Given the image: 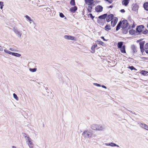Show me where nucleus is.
Masks as SVG:
<instances>
[{"label": "nucleus", "mask_w": 148, "mask_h": 148, "mask_svg": "<svg viewBox=\"0 0 148 148\" xmlns=\"http://www.w3.org/2000/svg\"><path fill=\"white\" fill-rule=\"evenodd\" d=\"M91 128L94 130L99 131H103L104 130L106 126L105 125L103 124H94L91 126Z\"/></svg>", "instance_id": "f257e3e1"}, {"label": "nucleus", "mask_w": 148, "mask_h": 148, "mask_svg": "<svg viewBox=\"0 0 148 148\" xmlns=\"http://www.w3.org/2000/svg\"><path fill=\"white\" fill-rule=\"evenodd\" d=\"M82 135L85 138H90L92 137L93 132L91 130H86L83 132Z\"/></svg>", "instance_id": "f03ea898"}, {"label": "nucleus", "mask_w": 148, "mask_h": 148, "mask_svg": "<svg viewBox=\"0 0 148 148\" xmlns=\"http://www.w3.org/2000/svg\"><path fill=\"white\" fill-rule=\"evenodd\" d=\"M4 51L5 53H7L10 55H12V56L17 57H20L21 56V54H20L17 53L12 52L8 50L4 49Z\"/></svg>", "instance_id": "7ed1b4c3"}, {"label": "nucleus", "mask_w": 148, "mask_h": 148, "mask_svg": "<svg viewBox=\"0 0 148 148\" xmlns=\"http://www.w3.org/2000/svg\"><path fill=\"white\" fill-rule=\"evenodd\" d=\"M32 140L31 139L30 137L26 139V143L28 145L29 148H33V144Z\"/></svg>", "instance_id": "20e7f679"}, {"label": "nucleus", "mask_w": 148, "mask_h": 148, "mask_svg": "<svg viewBox=\"0 0 148 148\" xmlns=\"http://www.w3.org/2000/svg\"><path fill=\"white\" fill-rule=\"evenodd\" d=\"M121 27L123 29H125L128 26V21L127 20H123V21Z\"/></svg>", "instance_id": "39448f33"}, {"label": "nucleus", "mask_w": 148, "mask_h": 148, "mask_svg": "<svg viewBox=\"0 0 148 148\" xmlns=\"http://www.w3.org/2000/svg\"><path fill=\"white\" fill-rule=\"evenodd\" d=\"M13 31L14 33L17 35L18 36V37L20 38H21V35L22 33L21 32L18 31V30L17 29L16 27H14L13 28Z\"/></svg>", "instance_id": "423d86ee"}, {"label": "nucleus", "mask_w": 148, "mask_h": 148, "mask_svg": "<svg viewBox=\"0 0 148 148\" xmlns=\"http://www.w3.org/2000/svg\"><path fill=\"white\" fill-rule=\"evenodd\" d=\"M64 38L66 40H75V37L73 36H68V35H65L64 36Z\"/></svg>", "instance_id": "0eeeda50"}, {"label": "nucleus", "mask_w": 148, "mask_h": 148, "mask_svg": "<svg viewBox=\"0 0 148 148\" xmlns=\"http://www.w3.org/2000/svg\"><path fill=\"white\" fill-rule=\"evenodd\" d=\"M114 15L111 14L108 15L106 17V21L107 22H109L111 21H112Z\"/></svg>", "instance_id": "6e6552de"}, {"label": "nucleus", "mask_w": 148, "mask_h": 148, "mask_svg": "<svg viewBox=\"0 0 148 148\" xmlns=\"http://www.w3.org/2000/svg\"><path fill=\"white\" fill-rule=\"evenodd\" d=\"M144 27L143 25H140L137 27L136 30V31L140 33L142 31L143 29L144 28Z\"/></svg>", "instance_id": "1a4fd4ad"}, {"label": "nucleus", "mask_w": 148, "mask_h": 148, "mask_svg": "<svg viewBox=\"0 0 148 148\" xmlns=\"http://www.w3.org/2000/svg\"><path fill=\"white\" fill-rule=\"evenodd\" d=\"M103 9V8L102 6L100 5H97L95 8V11L98 12H102Z\"/></svg>", "instance_id": "9d476101"}, {"label": "nucleus", "mask_w": 148, "mask_h": 148, "mask_svg": "<svg viewBox=\"0 0 148 148\" xmlns=\"http://www.w3.org/2000/svg\"><path fill=\"white\" fill-rule=\"evenodd\" d=\"M104 145L106 146H110L112 147H119V146L118 145L112 142L109 143H105Z\"/></svg>", "instance_id": "9b49d317"}, {"label": "nucleus", "mask_w": 148, "mask_h": 148, "mask_svg": "<svg viewBox=\"0 0 148 148\" xmlns=\"http://www.w3.org/2000/svg\"><path fill=\"white\" fill-rule=\"evenodd\" d=\"M85 3L89 5H91L93 4L95 1L93 0H85Z\"/></svg>", "instance_id": "f8f14e48"}, {"label": "nucleus", "mask_w": 148, "mask_h": 148, "mask_svg": "<svg viewBox=\"0 0 148 148\" xmlns=\"http://www.w3.org/2000/svg\"><path fill=\"white\" fill-rule=\"evenodd\" d=\"M140 126L143 129L148 130V126L144 123H140Z\"/></svg>", "instance_id": "ddd939ff"}, {"label": "nucleus", "mask_w": 148, "mask_h": 148, "mask_svg": "<svg viewBox=\"0 0 148 148\" xmlns=\"http://www.w3.org/2000/svg\"><path fill=\"white\" fill-rule=\"evenodd\" d=\"M77 10V7L76 6L71 7L70 9V11L71 12L74 13Z\"/></svg>", "instance_id": "4468645a"}, {"label": "nucleus", "mask_w": 148, "mask_h": 148, "mask_svg": "<svg viewBox=\"0 0 148 148\" xmlns=\"http://www.w3.org/2000/svg\"><path fill=\"white\" fill-rule=\"evenodd\" d=\"M129 1L130 0H123L122 1V4L125 6H126L128 4Z\"/></svg>", "instance_id": "2eb2a0df"}, {"label": "nucleus", "mask_w": 148, "mask_h": 148, "mask_svg": "<svg viewBox=\"0 0 148 148\" xmlns=\"http://www.w3.org/2000/svg\"><path fill=\"white\" fill-rule=\"evenodd\" d=\"M120 51L122 53H126V51L125 50V45H123L122 47L120 48Z\"/></svg>", "instance_id": "dca6fc26"}, {"label": "nucleus", "mask_w": 148, "mask_h": 148, "mask_svg": "<svg viewBox=\"0 0 148 148\" xmlns=\"http://www.w3.org/2000/svg\"><path fill=\"white\" fill-rule=\"evenodd\" d=\"M107 16V14H105L103 15L100 16L98 17V18L100 19H104L106 18Z\"/></svg>", "instance_id": "f3484780"}, {"label": "nucleus", "mask_w": 148, "mask_h": 148, "mask_svg": "<svg viewBox=\"0 0 148 148\" xmlns=\"http://www.w3.org/2000/svg\"><path fill=\"white\" fill-rule=\"evenodd\" d=\"M122 24V22L121 21H120L119 23H118L116 27V31H118L119 29H120V27H121Z\"/></svg>", "instance_id": "a211bd4d"}, {"label": "nucleus", "mask_w": 148, "mask_h": 148, "mask_svg": "<svg viewBox=\"0 0 148 148\" xmlns=\"http://www.w3.org/2000/svg\"><path fill=\"white\" fill-rule=\"evenodd\" d=\"M97 45L96 44L95 45H93L91 47V50L92 51L91 52L92 53H95V47H97Z\"/></svg>", "instance_id": "6ab92c4d"}, {"label": "nucleus", "mask_w": 148, "mask_h": 148, "mask_svg": "<svg viewBox=\"0 0 148 148\" xmlns=\"http://www.w3.org/2000/svg\"><path fill=\"white\" fill-rule=\"evenodd\" d=\"M143 7L146 10L148 11V2L145 3L143 5Z\"/></svg>", "instance_id": "aec40b11"}, {"label": "nucleus", "mask_w": 148, "mask_h": 148, "mask_svg": "<svg viewBox=\"0 0 148 148\" xmlns=\"http://www.w3.org/2000/svg\"><path fill=\"white\" fill-rule=\"evenodd\" d=\"M105 29L107 31H108L111 29L110 26L109 25H107L105 27Z\"/></svg>", "instance_id": "412c9836"}, {"label": "nucleus", "mask_w": 148, "mask_h": 148, "mask_svg": "<svg viewBox=\"0 0 148 148\" xmlns=\"http://www.w3.org/2000/svg\"><path fill=\"white\" fill-rule=\"evenodd\" d=\"M138 8V5L136 4H135L132 8V10L134 11H136L137 10Z\"/></svg>", "instance_id": "4be33fe9"}, {"label": "nucleus", "mask_w": 148, "mask_h": 148, "mask_svg": "<svg viewBox=\"0 0 148 148\" xmlns=\"http://www.w3.org/2000/svg\"><path fill=\"white\" fill-rule=\"evenodd\" d=\"M131 48L134 53H135L137 51L136 48L134 45H132V46Z\"/></svg>", "instance_id": "5701e85b"}, {"label": "nucleus", "mask_w": 148, "mask_h": 148, "mask_svg": "<svg viewBox=\"0 0 148 148\" xmlns=\"http://www.w3.org/2000/svg\"><path fill=\"white\" fill-rule=\"evenodd\" d=\"M123 42H119L118 43V48H121V47H122L123 46Z\"/></svg>", "instance_id": "b1692460"}, {"label": "nucleus", "mask_w": 148, "mask_h": 148, "mask_svg": "<svg viewBox=\"0 0 148 148\" xmlns=\"http://www.w3.org/2000/svg\"><path fill=\"white\" fill-rule=\"evenodd\" d=\"M144 43L145 42L144 41L141 42H140L139 44L140 45V48H143Z\"/></svg>", "instance_id": "393cba45"}, {"label": "nucleus", "mask_w": 148, "mask_h": 148, "mask_svg": "<svg viewBox=\"0 0 148 148\" xmlns=\"http://www.w3.org/2000/svg\"><path fill=\"white\" fill-rule=\"evenodd\" d=\"M136 32V31L135 30L132 29L130 30L129 31V32L130 34H131L132 35H133L135 34Z\"/></svg>", "instance_id": "a878e982"}, {"label": "nucleus", "mask_w": 148, "mask_h": 148, "mask_svg": "<svg viewBox=\"0 0 148 148\" xmlns=\"http://www.w3.org/2000/svg\"><path fill=\"white\" fill-rule=\"evenodd\" d=\"M118 18H117L115 17L114 18L113 17V18L112 19V21H113V22H114L116 23V24L117 21H118Z\"/></svg>", "instance_id": "bb28decb"}, {"label": "nucleus", "mask_w": 148, "mask_h": 148, "mask_svg": "<svg viewBox=\"0 0 148 148\" xmlns=\"http://www.w3.org/2000/svg\"><path fill=\"white\" fill-rule=\"evenodd\" d=\"M118 18H117L115 17L114 18L113 17V18L112 19V21H113V22H114L116 23V24L117 21H118Z\"/></svg>", "instance_id": "cd10ccee"}, {"label": "nucleus", "mask_w": 148, "mask_h": 148, "mask_svg": "<svg viewBox=\"0 0 148 148\" xmlns=\"http://www.w3.org/2000/svg\"><path fill=\"white\" fill-rule=\"evenodd\" d=\"M141 73L142 74L146 75H148V72L146 71H142Z\"/></svg>", "instance_id": "c85d7f7f"}, {"label": "nucleus", "mask_w": 148, "mask_h": 148, "mask_svg": "<svg viewBox=\"0 0 148 148\" xmlns=\"http://www.w3.org/2000/svg\"><path fill=\"white\" fill-rule=\"evenodd\" d=\"M70 4L72 5H75V0H71L70 2Z\"/></svg>", "instance_id": "c756f323"}, {"label": "nucleus", "mask_w": 148, "mask_h": 148, "mask_svg": "<svg viewBox=\"0 0 148 148\" xmlns=\"http://www.w3.org/2000/svg\"><path fill=\"white\" fill-rule=\"evenodd\" d=\"M9 49L11 51L14 52H17L18 51L16 49L13 48H10Z\"/></svg>", "instance_id": "7c9ffc66"}, {"label": "nucleus", "mask_w": 148, "mask_h": 148, "mask_svg": "<svg viewBox=\"0 0 148 148\" xmlns=\"http://www.w3.org/2000/svg\"><path fill=\"white\" fill-rule=\"evenodd\" d=\"M13 95L14 97V99H15L16 100H18V97L17 95L16 94L14 93L13 94Z\"/></svg>", "instance_id": "2f4dec72"}, {"label": "nucleus", "mask_w": 148, "mask_h": 148, "mask_svg": "<svg viewBox=\"0 0 148 148\" xmlns=\"http://www.w3.org/2000/svg\"><path fill=\"white\" fill-rule=\"evenodd\" d=\"M88 11L89 12H91V11L92 8V7L91 5H89L87 7Z\"/></svg>", "instance_id": "473e14b6"}, {"label": "nucleus", "mask_w": 148, "mask_h": 148, "mask_svg": "<svg viewBox=\"0 0 148 148\" xmlns=\"http://www.w3.org/2000/svg\"><path fill=\"white\" fill-rule=\"evenodd\" d=\"M25 17L27 19H28V20L29 21H32V20L31 19V18L30 17H29L27 15H25Z\"/></svg>", "instance_id": "72a5a7b5"}, {"label": "nucleus", "mask_w": 148, "mask_h": 148, "mask_svg": "<svg viewBox=\"0 0 148 148\" xmlns=\"http://www.w3.org/2000/svg\"><path fill=\"white\" fill-rule=\"evenodd\" d=\"M37 69L36 68H34V69H29V70L30 71L32 72H36V71Z\"/></svg>", "instance_id": "f704fd0d"}, {"label": "nucleus", "mask_w": 148, "mask_h": 148, "mask_svg": "<svg viewBox=\"0 0 148 148\" xmlns=\"http://www.w3.org/2000/svg\"><path fill=\"white\" fill-rule=\"evenodd\" d=\"M97 42L98 44H100L102 45H103L104 44V43L102 41H101L98 40L97 41Z\"/></svg>", "instance_id": "c9c22d12"}, {"label": "nucleus", "mask_w": 148, "mask_h": 148, "mask_svg": "<svg viewBox=\"0 0 148 148\" xmlns=\"http://www.w3.org/2000/svg\"><path fill=\"white\" fill-rule=\"evenodd\" d=\"M23 135L25 138L26 137H27V138H28L29 137V135L25 133H23Z\"/></svg>", "instance_id": "e433bc0d"}, {"label": "nucleus", "mask_w": 148, "mask_h": 148, "mask_svg": "<svg viewBox=\"0 0 148 148\" xmlns=\"http://www.w3.org/2000/svg\"><path fill=\"white\" fill-rule=\"evenodd\" d=\"M3 2L1 1L0 2V8L1 9H3Z\"/></svg>", "instance_id": "4c0bfd02"}, {"label": "nucleus", "mask_w": 148, "mask_h": 148, "mask_svg": "<svg viewBox=\"0 0 148 148\" xmlns=\"http://www.w3.org/2000/svg\"><path fill=\"white\" fill-rule=\"evenodd\" d=\"M128 68L132 70H136V69L133 66H129L128 67Z\"/></svg>", "instance_id": "58836bf2"}, {"label": "nucleus", "mask_w": 148, "mask_h": 148, "mask_svg": "<svg viewBox=\"0 0 148 148\" xmlns=\"http://www.w3.org/2000/svg\"><path fill=\"white\" fill-rule=\"evenodd\" d=\"M61 18H64L65 16L62 13H60L59 14Z\"/></svg>", "instance_id": "ea45409f"}, {"label": "nucleus", "mask_w": 148, "mask_h": 148, "mask_svg": "<svg viewBox=\"0 0 148 148\" xmlns=\"http://www.w3.org/2000/svg\"><path fill=\"white\" fill-rule=\"evenodd\" d=\"M113 21H111V25L113 27H114L116 25V24L114 22H113Z\"/></svg>", "instance_id": "a19ab883"}, {"label": "nucleus", "mask_w": 148, "mask_h": 148, "mask_svg": "<svg viewBox=\"0 0 148 148\" xmlns=\"http://www.w3.org/2000/svg\"><path fill=\"white\" fill-rule=\"evenodd\" d=\"M88 15L91 17L92 20H93V19L94 18V16H93L92 14H89Z\"/></svg>", "instance_id": "79ce46f5"}, {"label": "nucleus", "mask_w": 148, "mask_h": 148, "mask_svg": "<svg viewBox=\"0 0 148 148\" xmlns=\"http://www.w3.org/2000/svg\"><path fill=\"white\" fill-rule=\"evenodd\" d=\"M145 48L146 50L148 49V43H147L145 45Z\"/></svg>", "instance_id": "37998d69"}, {"label": "nucleus", "mask_w": 148, "mask_h": 148, "mask_svg": "<svg viewBox=\"0 0 148 148\" xmlns=\"http://www.w3.org/2000/svg\"><path fill=\"white\" fill-rule=\"evenodd\" d=\"M140 58L142 59L143 60H148V58L147 57H140Z\"/></svg>", "instance_id": "c03bdc74"}, {"label": "nucleus", "mask_w": 148, "mask_h": 148, "mask_svg": "<svg viewBox=\"0 0 148 148\" xmlns=\"http://www.w3.org/2000/svg\"><path fill=\"white\" fill-rule=\"evenodd\" d=\"M93 84L97 86H99V87H101V85L99 84H97V83H94Z\"/></svg>", "instance_id": "a18cd8bd"}, {"label": "nucleus", "mask_w": 148, "mask_h": 148, "mask_svg": "<svg viewBox=\"0 0 148 148\" xmlns=\"http://www.w3.org/2000/svg\"><path fill=\"white\" fill-rule=\"evenodd\" d=\"M148 32V30H145L143 32V33L144 34H146L147 33V32Z\"/></svg>", "instance_id": "49530a36"}, {"label": "nucleus", "mask_w": 148, "mask_h": 148, "mask_svg": "<svg viewBox=\"0 0 148 148\" xmlns=\"http://www.w3.org/2000/svg\"><path fill=\"white\" fill-rule=\"evenodd\" d=\"M127 31L126 30H125V29H123V33L124 34H126V33H127Z\"/></svg>", "instance_id": "de8ad7c7"}, {"label": "nucleus", "mask_w": 148, "mask_h": 148, "mask_svg": "<svg viewBox=\"0 0 148 148\" xmlns=\"http://www.w3.org/2000/svg\"><path fill=\"white\" fill-rule=\"evenodd\" d=\"M106 1L110 3H111L112 1V0H106Z\"/></svg>", "instance_id": "09e8293b"}, {"label": "nucleus", "mask_w": 148, "mask_h": 148, "mask_svg": "<svg viewBox=\"0 0 148 148\" xmlns=\"http://www.w3.org/2000/svg\"><path fill=\"white\" fill-rule=\"evenodd\" d=\"M140 49L141 52L142 53H143V52H144V51L143 48H140Z\"/></svg>", "instance_id": "8fccbe9b"}, {"label": "nucleus", "mask_w": 148, "mask_h": 148, "mask_svg": "<svg viewBox=\"0 0 148 148\" xmlns=\"http://www.w3.org/2000/svg\"><path fill=\"white\" fill-rule=\"evenodd\" d=\"M101 38L104 41H107V40H106L105 39V38H104V37H103V36H101Z\"/></svg>", "instance_id": "3c124183"}, {"label": "nucleus", "mask_w": 148, "mask_h": 148, "mask_svg": "<svg viewBox=\"0 0 148 148\" xmlns=\"http://www.w3.org/2000/svg\"><path fill=\"white\" fill-rule=\"evenodd\" d=\"M121 12L122 13H124L125 12V11L124 9H122L120 10Z\"/></svg>", "instance_id": "603ef678"}, {"label": "nucleus", "mask_w": 148, "mask_h": 148, "mask_svg": "<svg viewBox=\"0 0 148 148\" xmlns=\"http://www.w3.org/2000/svg\"><path fill=\"white\" fill-rule=\"evenodd\" d=\"M3 50V47L1 46H0V51H2Z\"/></svg>", "instance_id": "864d4df0"}, {"label": "nucleus", "mask_w": 148, "mask_h": 148, "mask_svg": "<svg viewBox=\"0 0 148 148\" xmlns=\"http://www.w3.org/2000/svg\"><path fill=\"white\" fill-rule=\"evenodd\" d=\"M101 86L102 87V88H104L105 89L107 88L104 85H101Z\"/></svg>", "instance_id": "5fc2aeb1"}, {"label": "nucleus", "mask_w": 148, "mask_h": 148, "mask_svg": "<svg viewBox=\"0 0 148 148\" xmlns=\"http://www.w3.org/2000/svg\"><path fill=\"white\" fill-rule=\"evenodd\" d=\"M113 7L112 5H110L108 7V8H112V7Z\"/></svg>", "instance_id": "6e6d98bb"}, {"label": "nucleus", "mask_w": 148, "mask_h": 148, "mask_svg": "<svg viewBox=\"0 0 148 148\" xmlns=\"http://www.w3.org/2000/svg\"><path fill=\"white\" fill-rule=\"evenodd\" d=\"M145 51L147 53H148V49L146 50Z\"/></svg>", "instance_id": "4d7b16f0"}, {"label": "nucleus", "mask_w": 148, "mask_h": 148, "mask_svg": "<svg viewBox=\"0 0 148 148\" xmlns=\"http://www.w3.org/2000/svg\"><path fill=\"white\" fill-rule=\"evenodd\" d=\"M12 148H16V147L15 146H12Z\"/></svg>", "instance_id": "13d9d810"}, {"label": "nucleus", "mask_w": 148, "mask_h": 148, "mask_svg": "<svg viewBox=\"0 0 148 148\" xmlns=\"http://www.w3.org/2000/svg\"><path fill=\"white\" fill-rule=\"evenodd\" d=\"M134 27H135L134 25H133L132 26V28H134Z\"/></svg>", "instance_id": "bf43d9fd"}, {"label": "nucleus", "mask_w": 148, "mask_h": 148, "mask_svg": "<svg viewBox=\"0 0 148 148\" xmlns=\"http://www.w3.org/2000/svg\"><path fill=\"white\" fill-rule=\"evenodd\" d=\"M147 27L148 28V23L147 25Z\"/></svg>", "instance_id": "052dcab7"}, {"label": "nucleus", "mask_w": 148, "mask_h": 148, "mask_svg": "<svg viewBox=\"0 0 148 148\" xmlns=\"http://www.w3.org/2000/svg\"><path fill=\"white\" fill-rule=\"evenodd\" d=\"M25 138V139H26L27 138V137H26Z\"/></svg>", "instance_id": "680f3d73"}]
</instances>
